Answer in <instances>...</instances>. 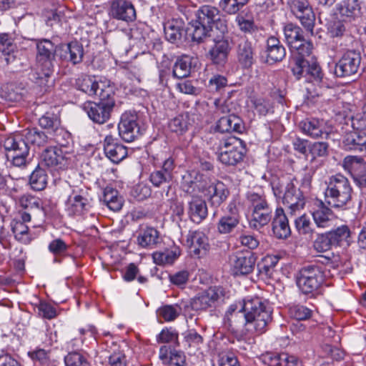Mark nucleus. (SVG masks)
Wrapping results in <instances>:
<instances>
[{
    "label": "nucleus",
    "mask_w": 366,
    "mask_h": 366,
    "mask_svg": "<svg viewBox=\"0 0 366 366\" xmlns=\"http://www.w3.org/2000/svg\"><path fill=\"white\" fill-rule=\"evenodd\" d=\"M242 310L245 313L246 331L262 334L272 321V310L267 300L259 297H248L242 301Z\"/></svg>",
    "instance_id": "f257e3e1"
},
{
    "label": "nucleus",
    "mask_w": 366,
    "mask_h": 366,
    "mask_svg": "<svg viewBox=\"0 0 366 366\" xmlns=\"http://www.w3.org/2000/svg\"><path fill=\"white\" fill-rule=\"evenodd\" d=\"M214 142L213 149L217 154L219 161L226 166H235L242 162L246 154L244 142L239 138L229 137L219 139L217 136L211 138Z\"/></svg>",
    "instance_id": "f03ea898"
},
{
    "label": "nucleus",
    "mask_w": 366,
    "mask_h": 366,
    "mask_svg": "<svg viewBox=\"0 0 366 366\" xmlns=\"http://www.w3.org/2000/svg\"><path fill=\"white\" fill-rule=\"evenodd\" d=\"M326 184L325 199L330 207H343L351 200L352 188L348 179L342 174L330 177Z\"/></svg>",
    "instance_id": "7ed1b4c3"
},
{
    "label": "nucleus",
    "mask_w": 366,
    "mask_h": 366,
    "mask_svg": "<svg viewBox=\"0 0 366 366\" xmlns=\"http://www.w3.org/2000/svg\"><path fill=\"white\" fill-rule=\"evenodd\" d=\"M295 179H283L278 182H273L272 190L276 197L282 196V202L290 210L291 214L302 209L305 204V200L302 192L297 187L294 183Z\"/></svg>",
    "instance_id": "20e7f679"
},
{
    "label": "nucleus",
    "mask_w": 366,
    "mask_h": 366,
    "mask_svg": "<svg viewBox=\"0 0 366 366\" xmlns=\"http://www.w3.org/2000/svg\"><path fill=\"white\" fill-rule=\"evenodd\" d=\"M76 87L78 90L89 97H98L104 99L114 94V86L108 81H102L95 76L81 74L76 79Z\"/></svg>",
    "instance_id": "39448f33"
},
{
    "label": "nucleus",
    "mask_w": 366,
    "mask_h": 366,
    "mask_svg": "<svg viewBox=\"0 0 366 366\" xmlns=\"http://www.w3.org/2000/svg\"><path fill=\"white\" fill-rule=\"evenodd\" d=\"M325 275L321 267L310 264L303 267L298 272L297 285L305 294L317 291L324 282Z\"/></svg>",
    "instance_id": "423d86ee"
},
{
    "label": "nucleus",
    "mask_w": 366,
    "mask_h": 366,
    "mask_svg": "<svg viewBox=\"0 0 366 366\" xmlns=\"http://www.w3.org/2000/svg\"><path fill=\"white\" fill-rule=\"evenodd\" d=\"M99 99V102H86L84 103L82 109L93 122L102 124L111 117L112 112L115 107L114 94H112L109 98L104 99Z\"/></svg>",
    "instance_id": "0eeeda50"
},
{
    "label": "nucleus",
    "mask_w": 366,
    "mask_h": 366,
    "mask_svg": "<svg viewBox=\"0 0 366 366\" xmlns=\"http://www.w3.org/2000/svg\"><path fill=\"white\" fill-rule=\"evenodd\" d=\"M36 63L41 74L38 78L50 76L54 71L56 47L49 39H41L36 43Z\"/></svg>",
    "instance_id": "6e6552de"
},
{
    "label": "nucleus",
    "mask_w": 366,
    "mask_h": 366,
    "mask_svg": "<svg viewBox=\"0 0 366 366\" xmlns=\"http://www.w3.org/2000/svg\"><path fill=\"white\" fill-rule=\"evenodd\" d=\"M362 62L361 54L354 49L345 51L335 67V74L337 77H348L358 73Z\"/></svg>",
    "instance_id": "1a4fd4ad"
},
{
    "label": "nucleus",
    "mask_w": 366,
    "mask_h": 366,
    "mask_svg": "<svg viewBox=\"0 0 366 366\" xmlns=\"http://www.w3.org/2000/svg\"><path fill=\"white\" fill-rule=\"evenodd\" d=\"M225 295L226 291L224 287L221 286L210 287L193 298L190 305L194 310H206L216 307L218 302L224 300Z\"/></svg>",
    "instance_id": "9d476101"
},
{
    "label": "nucleus",
    "mask_w": 366,
    "mask_h": 366,
    "mask_svg": "<svg viewBox=\"0 0 366 366\" xmlns=\"http://www.w3.org/2000/svg\"><path fill=\"white\" fill-rule=\"evenodd\" d=\"M290 6L292 14L298 19L305 29L314 34L315 14L307 0H290Z\"/></svg>",
    "instance_id": "9b49d317"
},
{
    "label": "nucleus",
    "mask_w": 366,
    "mask_h": 366,
    "mask_svg": "<svg viewBox=\"0 0 366 366\" xmlns=\"http://www.w3.org/2000/svg\"><path fill=\"white\" fill-rule=\"evenodd\" d=\"M108 13L110 17L127 23L137 19L136 9L129 0H110Z\"/></svg>",
    "instance_id": "f8f14e48"
},
{
    "label": "nucleus",
    "mask_w": 366,
    "mask_h": 366,
    "mask_svg": "<svg viewBox=\"0 0 366 366\" xmlns=\"http://www.w3.org/2000/svg\"><path fill=\"white\" fill-rule=\"evenodd\" d=\"M185 242L190 254L198 258L205 256L209 250V238L199 229L189 230Z\"/></svg>",
    "instance_id": "ddd939ff"
},
{
    "label": "nucleus",
    "mask_w": 366,
    "mask_h": 366,
    "mask_svg": "<svg viewBox=\"0 0 366 366\" xmlns=\"http://www.w3.org/2000/svg\"><path fill=\"white\" fill-rule=\"evenodd\" d=\"M119 136L127 142H132L140 135L138 117L135 113H124L118 124Z\"/></svg>",
    "instance_id": "4468645a"
},
{
    "label": "nucleus",
    "mask_w": 366,
    "mask_h": 366,
    "mask_svg": "<svg viewBox=\"0 0 366 366\" xmlns=\"http://www.w3.org/2000/svg\"><path fill=\"white\" fill-rule=\"evenodd\" d=\"M207 184V178L204 175L192 170L182 175L181 188L188 194L195 195L199 192L204 193Z\"/></svg>",
    "instance_id": "2eb2a0df"
},
{
    "label": "nucleus",
    "mask_w": 366,
    "mask_h": 366,
    "mask_svg": "<svg viewBox=\"0 0 366 366\" xmlns=\"http://www.w3.org/2000/svg\"><path fill=\"white\" fill-rule=\"evenodd\" d=\"M302 132L313 139L327 138L330 134L329 128L323 119L307 118L300 122Z\"/></svg>",
    "instance_id": "dca6fc26"
},
{
    "label": "nucleus",
    "mask_w": 366,
    "mask_h": 366,
    "mask_svg": "<svg viewBox=\"0 0 366 366\" xmlns=\"http://www.w3.org/2000/svg\"><path fill=\"white\" fill-rule=\"evenodd\" d=\"M236 56L243 69H249L255 62V48L252 41L241 38L236 46Z\"/></svg>",
    "instance_id": "f3484780"
},
{
    "label": "nucleus",
    "mask_w": 366,
    "mask_h": 366,
    "mask_svg": "<svg viewBox=\"0 0 366 366\" xmlns=\"http://www.w3.org/2000/svg\"><path fill=\"white\" fill-rule=\"evenodd\" d=\"M41 162L48 168L59 169L66 166L67 159L61 148L49 147L42 152Z\"/></svg>",
    "instance_id": "a211bd4d"
},
{
    "label": "nucleus",
    "mask_w": 366,
    "mask_h": 366,
    "mask_svg": "<svg viewBox=\"0 0 366 366\" xmlns=\"http://www.w3.org/2000/svg\"><path fill=\"white\" fill-rule=\"evenodd\" d=\"M257 261L254 253L250 251L238 252L234 256L232 265L237 274H248L253 272Z\"/></svg>",
    "instance_id": "6ab92c4d"
},
{
    "label": "nucleus",
    "mask_w": 366,
    "mask_h": 366,
    "mask_svg": "<svg viewBox=\"0 0 366 366\" xmlns=\"http://www.w3.org/2000/svg\"><path fill=\"white\" fill-rule=\"evenodd\" d=\"M227 209L229 213L222 216L217 223V229L221 234L230 233L239 223L240 215L235 203L230 202Z\"/></svg>",
    "instance_id": "aec40b11"
},
{
    "label": "nucleus",
    "mask_w": 366,
    "mask_h": 366,
    "mask_svg": "<svg viewBox=\"0 0 366 366\" xmlns=\"http://www.w3.org/2000/svg\"><path fill=\"white\" fill-rule=\"evenodd\" d=\"M224 325L228 330L236 332L240 326L246 330L245 313L242 310V304L238 307L237 304L231 305L227 309L224 317Z\"/></svg>",
    "instance_id": "412c9836"
},
{
    "label": "nucleus",
    "mask_w": 366,
    "mask_h": 366,
    "mask_svg": "<svg viewBox=\"0 0 366 366\" xmlns=\"http://www.w3.org/2000/svg\"><path fill=\"white\" fill-rule=\"evenodd\" d=\"M104 151L106 156L114 163H119L127 155V148L112 135L106 136L104 141Z\"/></svg>",
    "instance_id": "4be33fe9"
},
{
    "label": "nucleus",
    "mask_w": 366,
    "mask_h": 366,
    "mask_svg": "<svg viewBox=\"0 0 366 366\" xmlns=\"http://www.w3.org/2000/svg\"><path fill=\"white\" fill-rule=\"evenodd\" d=\"M204 194L209 197V202L213 206L219 207L227 199L229 192L223 182L214 181L207 184Z\"/></svg>",
    "instance_id": "5701e85b"
},
{
    "label": "nucleus",
    "mask_w": 366,
    "mask_h": 366,
    "mask_svg": "<svg viewBox=\"0 0 366 366\" xmlns=\"http://www.w3.org/2000/svg\"><path fill=\"white\" fill-rule=\"evenodd\" d=\"M231 47L227 39H214V45L209 51V56L214 64H224L230 51Z\"/></svg>",
    "instance_id": "b1692460"
},
{
    "label": "nucleus",
    "mask_w": 366,
    "mask_h": 366,
    "mask_svg": "<svg viewBox=\"0 0 366 366\" xmlns=\"http://www.w3.org/2000/svg\"><path fill=\"white\" fill-rule=\"evenodd\" d=\"M272 229L274 235L278 239H285L291 234L288 219L283 209L277 208L272 222Z\"/></svg>",
    "instance_id": "393cba45"
},
{
    "label": "nucleus",
    "mask_w": 366,
    "mask_h": 366,
    "mask_svg": "<svg viewBox=\"0 0 366 366\" xmlns=\"http://www.w3.org/2000/svg\"><path fill=\"white\" fill-rule=\"evenodd\" d=\"M266 62L269 64L281 61L286 55V50L280 40L270 36L267 40Z\"/></svg>",
    "instance_id": "a878e982"
},
{
    "label": "nucleus",
    "mask_w": 366,
    "mask_h": 366,
    "mask_svg": "<svg viewBox=\"0 0 366 366\" xmlns=\"http://www.w3.org/2000/svg\"><path fill=\"white\" fill-rule=\"evenodd\" d=\"M343 144L347 150L366 151V133L353 129L346 134Z\"/></svg>",
    "instance_id": "bb28decb"
},
{
    "label": "nucleus",
    "mask_w": 366,
    "mask_h": 366,
    "mask_svg": "<svg viewBox=\"0 0 366 366\" xmlns=\"http://www.w3.org/2000/svg\"><path fill=\"white\" fill-rule=\"evenodd\" d=\"M244 128L242 119L234 114L220 117L217 124V129L222 133L232 132L241 133Z\"/></svg>",
    "instance_id": "cd10ccee"
},
{
    "label": "nucleus",
    "mask_w": 366,
    "mask_h": 366,
    "mask_svg": "<svg viewBox=\"0 0 366 366\" xmlns=\"http://www.w3.org/2000/svg\"><path fill=\"white\" fill-rule=\"evenodd\" d=\"M219 11L217 8L209 5L201 6L195 14V19L198 24L212 29V25L219 20Z\"/></svg>",
    "instance_id": "c85d7f7f"
},
{
    "label": "nucleus",
    "mask_w": 366,
    "mask_h": 366,
    "mask_svg": "<svg viewBox=\"0 0 366 366\" xmlns=\"http://www.w3.org/2000/svg\"><path fill=\"white\" fill-rule=\"evenodd\" d=\"M337 10L342 21L351 22L360 16V5L358 0H345L338 4Z\"/></svg>",
    "instance_id": "c756f323"
},
{
    "label": "nucleus",
    "mask_w": 366,
    "mask_h": 366,
    "mask_svg": "<svg viewBox=\"0 0 366 366\" xmlns=\"http://www.w3.org/2000/svg\"><path fill=\"white\" fill-rule=\"evenodd\" d=\"M207 206L203 199L193 197L189 202L188 214L193 222L199 224L207 217Z\"/></svg>",
    "instance_id": "7c9ffc66"
},
{
    "label": "nucleus",
    "mask_w": 366,
    "mask_h": 366,
    "mask_svg": "<svg viewBox=\"0 0 366 366\" xmlns=\"http://www.w3.org/2000/svg\"><path fill=\"white\" fill-rule=\"evenodd\" d=\"M161 242L159 231L152 227L142 229L137 237L138 244L143 248L152 249Z\"/></svg>",
    "instance_id": "2f4dec72"
},
{
    "label": "nucleus",
    "mask_w": 366,
    "mask_h": 366,
    "mask_svg": "<svg viewBox=\"0 0 366 366\" xmlns=\"http://www.w3.org/2000/svg\"><path fill=\"white\" fill-rule=\"evenodd\" d=\"M6 152L29 150V147L22 132L14 133L5 139L3 144Z\"/></svg>",
    "instance_id": "473e14b6"
},
{
    "label": "nucleus",
    "mask_w": 366,
    "mask_h": 366,
    "mask_svg": "<svg viewBox=\"0 0 366 366\" xmlns=\"http://www.w3.org/2000/svg\"><path fill=\"white\" fill-rule=\"evenodd\" d=\"M88 199L75 193L71 194L66 202V210L70 215H81L88 209Z\"/></svg>",
    "instance_id": "72a5a7b5"
},
{
    "label": "nucleus",
    "mask_w": 366,
    "mask_h": 366,
    "mask_svg": "<svg viewBox=\"0 0 366 366\" xmlns=\"http://www.w3.org/2000/svg\"><path fill=\"white\" fill-rule=\"evenodd\" d=\"M103 202L112 211H119L124 203L122 197L119 194V192L111 187H107L103 192Z\"/></svg>",
    "instance_id": "f704fd0d"
},
{
    "label": "nucleus",
    "mask_w": 366,
    "mask_h": 366,
    "mask_svg": "<svg viewBox=\"0 0 366 366\" xmlns=\"http://www.w3.org/2000/svg\"><path fill=\"white\" fill-rule=\"evenodd\" d=\"M180 255L179 248L174 247L172 249H165L162 252H155L152 254V259L154 262L158 265H170L172 264L175 260Z\"/></svg>",
    "instance_id": "c9c22d12"
},
{
    "label": "nucleus",
    "mask_w": 366,
    "mask_h": 366,
    "mask_svg": "<svg viewBox=\"0 0 366 366\" xmlns=\"http://www.w3.org/2000/svg\"><path fill=\"white\" fill-rule=\"evenodd\" d=\"M164 31L166 39L172 43L175 42L182 38L183 22L177 19L168 21L164 25Z\"/></svg>",
    "instance_id": "e433bc0d"
},
{
    "label": "nucleus",
    "mask_w": 366,
    "mask_h": 366,
    "mask_svg": "<svg viewBox=\"0 0 366 366\" xmlns=\"http://www.w3.org/2000/svg\"><path fill=\"white\" fill-rule=\"evenodd\" d=\"M283 31L290 48H297V44L304 38L302 29L292 23L287 24Z\"/></svg>",
    "instance_id": "4c0bfd02"
},
{
    "label": "nucleus",
    "mask_w": 366,
    "mask_h": 366,
    "mask_svg": "<svg viewBox=\"0 0 366 366\" xmlns=\"http://www.w3.org/2000/svg\"><path fill=\"white\" fill-rule=\"evenodd\" d=\"M272 209L252 211L249 227L254 229L259 230L267 225L272 219Z\"/></svg>",
    "instance_id": "58836bf2"
},
{
    "label": "nucleus",
    "mask_w": 366,
    "mask_h": 366,
    "mask_svg": "<svg viewBox=\"0 0 366 366\" xmlns=\"http://www.w3.org/2000/svg\"><path fill=\"white\" fill-rule=\"evenodd\" d=\"M167 350L161 347L159 357L164 365L168 366H185L186 357L184 354L179 350L170 351L169 356L166 353Z\"/></svg>",
    "instance_id": "ea45409f"
},
{
    "label": "nucleus",
    "mask_w": 366,
    "mask_h": 366,
    "mask_svg": "<svg viewBox=\"0 0 366 366\" xmlns=\"http://www.w3.org/2000/svg\"><path fill=\"white\" fill-rule=\"evenodd\" d=\"M48 176L44 169L38 165L29 177V184L36 191L43 190L47 184Z\"/></svg>",
    "instance_id": "a19ab883"
},
{
    "label": "nucleus",
    "mask_w": 366,
    "mask_h": 366,
    "mask_svg": "<svg viewBox=\"0 0 366 366\" xmlns=\"http://www.w3.org/2000/svg\"><path fill=\"white\" fill-rule=\"evenodd\" d=\"M312 212L313 219L318 227L330 226L332 220L333 213L330 209L323 205Z\"/></svg>",
    "instance_id": "79ce46f5"
},
{
    "label": "nucleus",
    "mask_w": 366,
    "mask_h": 366,
    "mask_svg": "<svg viewBox=\"0 0 366 366\" xmlns=\"http://www.w3.org/2000/svg\"><path fill=\"white\" fill-rule=\"evenodd\" d=\"M21 132L28 144H31L41 147L46 144L49 139L44 132L39 131L36 128L26 129Z\"/></svg>",
    "instance_id": "37998d69"
},
{
    "label": "nucleus",
    "mask_w": 366,
    "mask_h": 366,
    "mask_svg": "<svg viewBox=\"0 0 366 366\" xmlns=\"http://www.w3.org/2000/svg\"><path fill=\"white\" fill-rule=\"evenodd\" d=\"M280 258L277 255H266L261 262L257 264V267L260 274L267 277H272L274 272V267L278 263Z\"/></svg>",
    "instance_id": "c03bdc74"
},
{
    "label": "nucleus",
    "mask_w": 366,
    "mask_h": 366,
    "mask_svg": "<svg viewBox=\"0 0 366 366\" xmlns=\"http://www.w3.org/2000/svg\"><path fill=\"white\" fill-rule=\"evenodd\" d=\"M269 366H299L298 359L287 353L272 355L269 357Z\"/></svg>",
    "instance_id": "a18cd8bd"
},
{
    "label": "nucleus",
    "mask_w": 366,
    "mask_h": 366,
    "mask_svg": "<svg viewBox=\"0 0 366 366\" xmlns=\"http://www.w3.org/2000/svg\"><path fill=\"white\" fill-rule=\"evenodd\" d=\"M191 71V60L189 56L178 59L173 66V76L178 79L188 76Z\"/></svg>",
    "instance_id": "49530a36"
},
{
    "label": "nucleus",
    "mask_w": 366,
    "mask_h": 366,
    "mask_svg": "<svg viewBox=\"0 0 366 366\" xmlns=\"http://www.w3.org/2000/svg\"><path fill=\"white\" fill-rule=\"evenodd\" d=\"M189 122L187 114H181L173 118L168 124L171 132L177 134H183L189 128Z\"/></svg>",
    "instance_id": "de8ad7c7"
},
{
    "label": "nucleus",
    "mask_w": 366,
    "mask_h": 366,
    "mask_svg": "<svg viewBox=\"0 0 366 366\" xmlns=\"http://www.w3.org/2000/svg\"><path fill=\"white\" fill-rule=\"evenodd\" d=\"M6 158L11 165L25 168L29 164V150L6 152Z\"/></svg>",
    "instance_id": "09e8293b"
},
{
    "label": "nucleus",
    "mask_w": 366,
    "mask_h": 366,
    "mask_svg": "<svg viewBox=\"0 0 366 366\" xmlns=\"http://www.w3.org/2000/svg\"><path fill=\"white\" fill-rule=\"evenodd\" d=\"M11 230L18 241L24 244L30 242L31 238L29 234V227L24 222L13 221L11 222Z\"/></svg>",
    "instance_id": "8fccbe9b"
},
{
    "label": "nucleus",
    "mask_w": 366,
    "mask_h": 366,
    "mask_svg": "<svg viewBox=\"0 0 366 366\" xmlns=\"http://www.w3.org/2000/svg\"><path fill=\"white\" fill-rule=\"evenodd\" d=\"M192 29V39L193 41L197 43L202 42L207 36H210V32H213L212 29H210L202 24H198L196 21L193 20L191 24Z\"/></svg>",
    "instance_id": "3c124183"
},
{
    "label": "nucleus",
    "mask_w": 366,
    "mask_h": 366,
    "mask_svg": "<svg viewBox=\"0 0 366 366\" xmlns=\"http://www.w3.org/2000/svg\"><path fill=\"white\" fill-rule=\"evenodd\" d=\"M247 199L252 211L271 209L264 196L255 192H248Z\"/></svg>",
    "instance_id": "603ef678"
},
{
    "label": "nucleus",
    "mask_w": 366,
    "mask_h": 366,
    "mask_svg": "<svg viewBox=\"0 0 366 366\" xmlns=\"http://www.w3.org/2000/svg\"><path fill=\"white\" fill-rule=\"evenodd\" d=\"M244 12L239 14L236 17V22L239 29L244 33L253 34L257 31L252 18L247 17Z\"/></svg>",
    "instance_id": "864d4df0"
},
{
    "label": "nucleus",
    "mask_w": 366,
    "mask_h": 366,
    "mask_svg": "<svg viewBox=\"0 0 366 366\" xmlns=\"http://www.w3.org/2000/svg\"><path fill=\"white\" fill-rule=\"evenodd\" d=\"M39 124L41 128L54 132L58 130L60 126V120L56 114L46 112L39 118Z\"/></svg>",
    "instance_id": "5fc2aeb1"
},
{
    "label": "nucleus",
    "mask_w": 366,
    "mask_h": 366,
    "mask_svg": "<svg viewBox=\"0 0 366 366\" xmlns=\"http://www.w3.org/2000/svg\"><path fill=\"white\" fill-rule=\"evenodd\" d=\"M294 64L292 66V71L297 79H300L302 77L307 76V68H309L310 64L308 61L304 59L300 58V56H295V58H292Z\"/></svg>",
    "instance_id": "6e6d98bb"
},
{
    "label": "nucleus",
    "mask_w": 366,
    "mask_h": 366,
    "mask_svg": "<svg viewBox=\"0 0 366 366\" xmlns=\"http://www.w3.org/2000/svg\"><path fill=\"white\" fill-rule=\"evenodd\" d=\"M249 0H220V8L227 14L237 13Z\"/></svg>",
    "instance_id": "4d7b16f0"
},
{
    "label": "nucleus",
    "mask_w": 366,
    "mask_h": 366,
    "mask_svg": "<svg viewBox=\"0 0 366 366\" xmlns=\"http://www.w3.org/2000/svg\"><path fill=\"white\" fill-rule=\"evenodd\" d=\"M182 312V307L178 305H164L158 310V315L165 321L174 320Z\"/></svg>",
    "instance_id": "13d9d810"
},
{
    "label": "nucleus",
    "mask_w": 366,
    "mask_h": 366,
    "mask_svg": "<svg viewBox=\"0 0 366 366\" xmlns=\"http://www.w3.org/2000/svg\"><path fill=\"white\" fill-rule=\"evenodd\" d=\"M292 54V58L300 56L305 58L309 56L313 49L312 44L310 41H307L303 38L297 44V48H290Z\"/></svg>",
    "instance_id": "bf43d9fd"
},
{
    "label": "nucleus",
    "mask_w": 366,
    "mask_h": 366,
    "mask_svg": "<svg viewBox=\"0 0 366 366\" xmlns=\"http://www.w3.org/2000/svg\"><path fill=\"white\" fill-rule=\"evenodd\" d=\"M335 245L328 233L317 235L314 241L313 247L318 252H324L330 250Z\"/></svg>",
    "instance_id": "052dcab7"
},
{
    "label": "nucleus",
    "mask_w": 366,
    "mask_h": 366,
    "mask_svg": "<svg viewBox=\"0 0 366 366\" xmlns=\"http://www.w3.org/2000/svg\"><path fill=\"white\" fill-rule=\"evenodd\" d=\"M69 246L62 239H53L48 246L49 251L55 257L65 256Z\"/></svg>",
    "instance_id": "680f3d73"
},
{
    "label": "nucleus",
    "mask_w": 366,
    "mask_h": 366,
    "mask_svg": "<svg viewBox=\"0 0 366 366\" xmlns=\"http://www.w3.org/2000/svg\"><path fill=\"white\" fill-rule=\"evenodd\" d=\"M295 227L300 234L309 235L313 234L312 224L310 218L303 214L295 220Z\"/></svg>",
    "instance_id": "e2e57ef3"
},
{
    "label": "nucleus",
    "mask_w": 366,
    "mask_h": 366,
    "mask_svg": "<svg viewBox=\"0 0 366 366\" xmlns=\"http://www.w3.org/2000/svg\"><path fill=\"white\" fill-rule=\"evenodd\" d=\"M289 312L292 317L298 320H307L312 314V310L301 305H296L290 307Z\"/></svg>",
    "instance_id": "0e129e2a"
},
{
    "label": "nucleus",
    "mask_w": 366,
    "mask_h": 366,
    "mask_svg": "<svg viewBox=\"0 0 366 366\" xmlns=\"http://www.w3.org/2000/svg\"><path fill=\"white\" fill-rule=\"evenodd\" d=\"M176 88L179 92L185 94L196 96L200 93V89L194 84L192 81L188 79H182L177 83Z\"/></svg>",
    "instance_id": "69168bd1"
},
{
    "label": "nucleus",
    "mask_w": 366,
    "mask_h": 366,
    "mask_svg": "<svg viewBox=\"0 0 366 366\" xmlns=\"http://www.w3.org/2000/svg\"><path fill=\"white\" fill-rule=\"evenodd\" d=\"M64 362L66 366H91L86 357L76 352L69 353Z\"/></svg>",
    "instance_id": "338daca9"
},
{
    "label": "nucleus",
    "mask_w": 366,
    "mask_h": 366,
    "mask_svg": "<svg viewBox=\"0 0 366 366\" xmlns=\"http://www.w3.org/2000/svg\"><path fill=\"white\" fill-rule=\"evenodd\" d=\"M172 179L173 178L170 176L159 169L154 170L149 176V181L156 187H159L164 184L170 183Z\"/></svg>",
    "instance_id": "774afa93"
}]
</instances>
